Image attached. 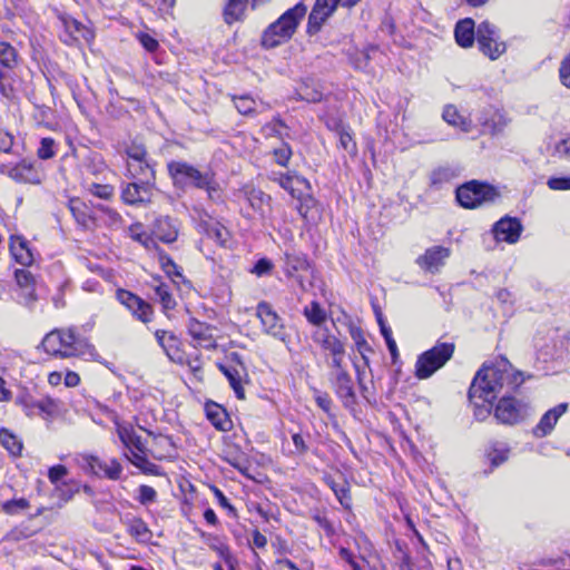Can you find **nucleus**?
I'll use <instances>...</instances> for the list:
<instances>
[{"instance_id": "obj_25", "label": "nucleus", "mask_w": 570, "mask_h": 570, "mask_svg": "<svg viewBox=\"0 0 570 570\" xmlns=\"http://www.w3.org/2000/svg\"><path fill=\"white\" fill-rule=\"evenodd\" d=\"M279 186L287 190L293 197L301 198L302 188L309 189V181L294 171H288L284 177L279 178Z\"/></svg>"}, {"instance_id": "obj_44", "label": "nucleus", "mask_w": 570, "mask_h": 570, "mask_svg": "<svg viewBox=\"0 0 570 570\" xmlns=\"http://www.w3.org/2000/svg\"><path fill=\"white\" fill-rule=\"evenodd\" d=\"M0 442L13 455L20 454L22 450V444L17 436L4 429L0 431Z\"/></svg>"}, {"instance_id": "obj_20", "label": "nucleus", "mask_w": 570, "mask_h": 570, "mask_svg": "<svg viewBox=\"0 0 570 570\" xmlns=\"http://www.w3.org/2000/svg\"><path fill=\"white\" fill-rule=\"evenodd\" d=\"M567 410L568 403H560L547 411L533 429L534 436L544 438L549 435L554 429L558 420L567 412Z\"/></svg>"}, {"instance_id": "obj_53", "label": "nucleus", "mask_w": 570, "mask_h": 570, "mask_svg": "<svg viewBox=\"0 0 570 570\" xmlns=\"http://www.w3.org/2000/svg\"><path fill=\"white\" fill-rule=\"evenodd\" d=\"M138 502L142 505H149L157 499V492L149 485H140L138 489Z\"/></svg>"}, {"instance_id": "obj_64", "label": "nucleus", "mask_w": 570, "mask_h": 570, "mask_svg": "<svg viewBox=\"0 0 570 570\" xmlns=\"http://www.w3.org/2000/svg\"><path fill=\"white\" fill-rule=\"evenodd\" d=\"M141 46L149 52H154L159 47L158 41L148 33H140L138 36Z\"/></svg>"}, {"instance_id": "obj_58", "label": "nucleus", "mask_w": 570, "mask_h": 570, "mask_svg": "<svg viewBox=\"0 0 570 570\" xmlns=\"http://www.w3.org/2000/svg\"><path fill=\"white\" fill-rule=\"evenodd\" d=\"M273 269V263L268 259V258H259L255 265L253 266V268L250 269V272L253 274H255L256 276L261 277V276H264V275H267L272 272Z\"/></svg>"}, {"instance_id": "obj_4", "label": "nucleus", "mask_w": 570, "mask_h": 570, "mask_svg": "<svg viewBox=\"0 0 570 570\" xmlns=\"http://www.w3.org/2000/svg\"><path fill=\"white\" fill-rule=\"evenodd\" d=\"M168 173L173 179L174 186L185 188L194 186L206 189L210 198L217 191L216 183L208 173H202L193 165L185 161L173 160L167 165Z\"/></svg>"}, {"instance_id": "obj_27", "label": "nucleus", "mask_w": 570, "mask_h": 570, "mask_svg": "<svg viewBox=\"0 0 570 570\" xmlns=\"http://www.w3.org/2000/svg\"><path fill=\"white\" fill-rule=\"evenodd\" d=\"M206 415L212 424L219 431L226 432L233 428V422L226 410L216 403L206 405Z\"/></svg>"}, {"instance_id": "obj_32", "label": "nucleus", "mask_w": 570, "mask_h": 570, "mask_svg": "<svg viewBox=\"0 0 570 570\" xmlns=\"http://www.w3.org/2000/svg\"><path fill=\"white\" fill-rule=\"evenodd\" d=\"M510 446L502 441H493L489 444L487 450V458L489 459L492 468H497L509 459Z\"/></svg>"}, {"instance_id": "obj_60", "label": "nucleus", "mask_w": 570, "mask_h": 570, "mask_svg": "<svg viewBox=\"0 0 570 570\" xmlns=\"http://www.w3.org/2000/svg\"><path fill=\"white\" fill-rule=\"evenodd\" d=\"M17 402L22 406L26 415H28L29 417L39 415L38 401H35L29 397H19Z\"/></svg>"}, {"instance_id": "obj_48", "label": "nucleus", "mask_w": 570, "mask_h": 570, "mask_svg": "<svg viewBox=\"0 0 570 570\" xmlns=\"http://www.w3.org/2000/svg\"><path fill=\"white\" fill-rule=\"evenodd\" d=\"M29 501L27 499H13L8 500L1 504V510L10 515L17 514L29 508Z\"/></svg>"}, {"instance_id": "obj_50", "label": "nucleus", "mask_w": 570, "mask_h": 570, "mask_svg": "<svg viewBox=\"0 0 570 570\" xmlns=\"http://www.w3.org/2000/svg\"><path fill=\"white\" fill-rule=\"evenodd\" d=\"M470 402L474 407V416L478 421H483L490 415L493 402L488 403L480 399L470 400Z\"/></svg>"}, {"instance_id": "obj_29", "label": "nucleus", "mask_w": 570, "mask_h": 570, "mask_svg": "<svg viewBox=\"0 0 570 570\" xmlns=\"http://www.w3.org/2000/svg\"><path fill=\"white\" fill-rule=\"evenodd\" d=\"M455 40L459 46L469 48L474 42V21L470 18L459 21L454 30Z\"/></svg>"}, {"instance_id": "obj_42", "label": "nucleus", "mask_w": 570, "mask_h": 570, "mask_svg": "<svg viewBox=\"0 0 570 570\" xmlns=\"http://www.w3.org/2000/svg\"><path fill=\"white\" fill-rule=\"evenodd\" d=\"M456 176V173L453 168L449 166H442L434 169L430 175V184L431 186L439 187L444 183H449Z\"/></svg>"}, {"instance_id": "obj_15", "label": "nucleus", "mask_w": 570, "mask_h": 570, "mask_svg": "<svg viewBox=\"0 0 570 570\" xmlns=\"http://www.w3.org/2000/svg\"><path fill=\"white\" fill-rule=\"evenodd\" d=\"M250 208L258 215L261 220H266L271 214V196L261 189L246 186L242 190Z\"/></svg>"}, {"instance_id": "obj_40", "label": "nucleus", "mask_w": 570, "mask_h": 570, "mask_svg": "<svg viewBox=\"0 0 570 570\" xmlns=\"http://www.w3.org/2000/svg\"><path fill=\"white\" fill-rule=\"evenodd\" d=\"M326 484L332 489L335 497L340 501V503L344 508H350L351 504V498H350V489L346 484V482H336L332 478H326Z\"/></svg>"}, {"instance_id": "obj_52", "label": "nucleus", "mask_w": 570, "mask_h": 570, "mask_svg": "<svg viewBox=\"0 0 570 570\" xmlns=\"http://www.w3.org/2000/svg\"><path fill=\"white\" fill-rule=\"evenodd\" d=\"M379 324H380L381 334L383 335V337L386 342L387 348H389L392 357L394 358L397 355V346H396L395 341L392 337V331L389 326L385 325V323L383 322V320L381 317H379Z\"/></svg>"}, {"instance_id": "obj_22", "label": "nucleus", "mask_w": 570, "mask_h": 570, "mask_svg": "<svg viewBox=\"0 0 570 570\" xmlns=\"http://www.w3.org/2000/svg\"><path fill=\"white\" fill-rule=\"evenodd\" d=\"M68 208L79 226L85 229H91L95 226V219L89 206L80 198H70Z\"/></svg>"}, {"instance_id": "obj_38", "label": "nucleus", "mask_w": 570, "mask_h": 570, "mask_svg": "<svg viewBox=\"0 0 570 570\" xmlns=\"http://www.w3.org/2000/svg\"><path fill=\"white\" fill-rule=\"evenodd\" d=\"M306 320L314 326L323 327L322 325L325 323L327 318V314L324 308H322L321 304L316 301L311 302L309 305L304 307L303 311Z\"/></svg>"}, {"instance_id": "obj_12", "label": "nucleus", "mask_w": 570, "mask_h": 570, "mask_svg": "<svg viewBox=\"0 0 570 570\" xmlns=\"http://www.w3.org/2000/svg\"><path fill=\"white\" fill-rule=\"evenodd\" d=\"M117 298L132 313L137 320L141 321L142 323H148L151 321V306L137 295L126 289H119L117 292Z\"/></svg>"}, {"instance_id": "obj_57", "label": "nucleus", "mask_w": 570, "mask_h": 570, "mask_svg": "<svg viewBox=\"0 0 570 570\" xmlns=\"http://www.w3.org/2000/svg\"><path fill=\"white\" fill-rule=\"evenodd\" d=\"M68 474V469L62 464L53 465L48 471V478L59 489V482Z\"/></svg>"}, {"instance_id": "obj_14", "label": "nucleus", "mask_w": 570, "mask_h": 570, "mask_svg": "<svg viewBox=\"0 0 570 570\" xmlns=\"http://www.w3.org/2000/svg\"><path fill=\"white\" fill-rule=\"evenodd\" d=\"M522 229L518 218L505 216L493 225L492 233L498 242L514 244L519 240Z\"/></svg>"}, {"instance_id": "obj_46", "label": "nucleus", "mask_w": 570, "mask_h": 570, "mask_svg": "<svg viewBox=\"0 0 570 570\" xmlns=\"http://www.w3.org/2000/svg\"><path fill=\"white\" fill-rule=\"evenodd\" d=\"M155 294L165 309H173L176 306V301L166 284L160 283L155 286Z\"/></svg>"}, {"instance_id": "obj_49", "label": "nucleus", "mask_w": 570, "mask_h": 570, "mask_svg": "<svg viewBox=\"0 0 570 570\" xmlns=\"http://www.w3.org/2000/svg\"><path fill=\"white\" fill-rule=\"evenodd\" d=\"M225 460L242 474L247 475L249 470V462L245 454L228 453Z\"/></svg>"}, {"instance_id": "obj_7", "label": "nucleus", "mask_w": 570, "mask_h": 570, "mask_svg": "<svg viewBox=\"0 0 570 570\" xmlns=\"http://www.w3.org/2000/svg\"><path fill=\"white\" fill-rule=\"evenodd\" d=\"M476 41L480 51L491 60H497L507 50L505 43L500 40L495 26L488 21H483L479 24Z\"/></svg>"}, {"instance_id": "obj_37", "label": "nucleus", "mask_w": 570, "mask_h": 570, "mask_svg": "<svg viewBox=\"0 0 570 570\" xmlns=\"http://www.w3.org/2000/svg\"><path fill=\"white\" fill-rule=\"evenodd\" d=\"M350 335L351 338L354 341L356 351L360 353L365 365H368L367 353L372 352V348L365 340L363 330L358 326L352 325L350 326Z\"/></svg>"}, {"instance_id": "obj_2", "label": "nucleus", "mask_w": 570, "mask_h": 570, "mask_svg": "<svg viewBox=\"0 0 570 570\" xmlns=\"http://www.w3.org/2000/svg\"><path fill=\"white\" fill-rule=\"evenodd\" d=\"M41 346L46 353L62 358L89 356L95 358L96 350L87 341L79 338L73 330H53L48 333Z\"/></svg>"}, {"instance_id": "obj_5", "label": "nucleus", "mask_w": 570, "mask_h": 570, "mask_svg": "<svg viewBox=\"0 0 570 570\" xmlns=\"http://www.w3.org/2000/svg\"><path fill=\"white\" fill-rule=\"evenodd\" d=\"M453 353V343H436L432 348L419 355L415 363V376L420 380L431 377L438 370L445 365Z\"/></svg>"}, {"instance_id": "obj_62", "label": "nucleus", "mask_w": 570, "mask_h": 570, "mask_svg": "<svg viewBox=\"0 0 570 570\" xmlns=\"http://www.w3.org/2000/svg\"><path fill=\"white\" fill-rule=\"evenodd\" d=\"M38 297L35 293L33 285L29 287L21 288L20 294V303L29 308L33 306V304L37 302Z\"/></svg>"}, {"instance_id": "obj_19", "label": "nucleus", "mask_w": 570, "mask_h": 570, "mask_svg": "<svg viewBox=\"0 0 570 570\" xmlns=\"http://www.w3.org/2000/svg\"><path fill=\"white\" fill-rule=\"evenodd\" d=\"M214 330L212 325L202 323L195 318H191L188 324V333L195 341V344L206 350L216 347Z\"/></svg>"}, {"instance_id": "obj_3", "label": "nucleus", "mask_w": 570, "mask_h": 570, "mask_svg": "<svg viewBox=\"0 0 570 570\" xmlns=\"http://www.w3.org/2000/svg\"><path fill=\"white\" fill-rule=\"evenodd\" d=\"M305 13L306 7L303 3H297L285 11L264 31L262 36L263 47L271 49L289 40Z\"/></svg>"}, {"instance_id": "obj_31", "label": "nucleus", "mask_w": 570, "mask_h": 570, "mask_svg": "<svg viewBox=\"0 0 570 570\" xmlns=\"http://www.w3.org/2000/svg\"><path fill=\"white\" fill-rule=\"evenodd\" d=\"M233 101L237 111L244 116L256 115L258 105L263 106L266 109L269 108L268 104H265L262 100L257 101L249 95L234 96Z\"/></svg>"}, {"instance_id": "obj_28", "label": "nucleus", "mask_w": 570, "mask_h": 570, "mask_svg": "<svg viewBox=\"0 0 570 570\" xmlns=\"http://www.w3.org/2000/svg\"><path fill=\"white\" fill-rule=\"evenodd\" d=\"M155 235L164 243L175 242L178 236L176 220L168 216L159 217L155 222Z\"/></svg>"}, {"instance_id": "obj_6", "label": "nucleus", "mask_w": 570, "mask_h": 570, "mask_svg": "<svg viewBox=\"0 0 570 570\" xmlns=\"http://www.w3.org/2000/svg\"><path fill=\"white\" fill-rule=\"evenodd\" d=\"M499 191L491 185L471 180L456 189V199L464 208H476L495 202Z\"/></svg>"}, {"instance_id": "obj_23", "label": "nucleus", "mask_w": 570, "mask_h": 570, "mask_svg": "<svg viewBox=\"0 0 570 570\" xmlns=\"http://www.w3.org/2000/svg\"><path fill=\"white\" fill-rule=\"evenodd\" d=\"M332 383L335 387L336 394L341 397L347 406L355 401V393L350 374L346 372L334 373L331 376Z\"/></svg>"}, {"instance_id": "obj_9", "label": "nucleus", "mask_w": 570, "mask_h": 570, "mask_svg": "<svg viewBox=\"0 0 570 570\" xmlns=\"http://www.w3.org/2000/svg\"><path fill=\"white\" fill-rule=\"evenodd\" d=\"M528 414V405L511 394L500 396L494 409L495 419L502 424L513 425L521 422Z\"/></svg>"}, {"instance_id": "obj_47", "label": "nucleus", "mask_w": 570, "mask_h": 570, "mask_svg": "<svg viewBox=\"0 0 570 570\" xmlns=\"http://www.w3.org/2000/svg\"><path fill=\"white\" fill-rule=\"evenodd\" d=\"M337 134L340 146L350 155H356L357 148L351 131L345 127H340Z\"/></svg>"}, {"instance_id": "obj_61", "label": "nucleus", "mask_w": 570, "mask_h": 570, "mask_svg": "<svg viewBox=\"0 0 570 570\" xmlns=\"http://www.w3.org/2000/svg\"><path fill=\"white\" fill-rule=\"evenodd\" d=\"M559 77L561 83L567 88H570V53L561 61Z\"/></svg>"}, {"instance_id": "obj_18", "label": "nucleus", "mask_w": 570, "mask_h": 570, "mask_svg": "<svg viewBox=\"0 0 570 570\" xmlns=\"http://www.w3.org/2000/svg\"><path fill=\"white\" fill-rule=\"evenodd\" d=\"M236 360V364L227 363V364H219V370L224 373V375L227 377L232 389L234 390L237 399L244 400L245 399V391L243 387V381L246 376V372L244 366L240 364L238 356L236 354H232V362Z\"/></svg>"}, {"instance_id": "obj_43", "label": "nucleus", "mask_w": 570, "mask_h": 570, "mask_svg": "<svg viewBox=\"0 0 570 570\" xmlns=\"http://www.w3.org/2000/svg\"><path fill=\"white\" fill-rule=\"evenodd\" d=\"M62 403L52 397H43L38 401V411L47 416H56L62 411Z\"/></svg>"}, {"instance_id": "obj_36", "label": "nucleus", "mask_w": 570, "mask_h": 570, "mask_svg": "<svg viewBox=\"0 0 570 570\" xmlns=\"http://www.w3.org/2000/svg\"><path fill=\"white\" fill-rule=\"evenodd\" d=\"M125 456L131 464L141 470L144 473L151 475L158 474V466L147 459L145 452L138 451L132 452V454L125 452Z\"/></svg>"}, {"instance_id": "obj_54", "label": "nucleus", "mask_w": 570, "mask_h": 570, "mask_svg": "<svg viewBox=\"0 0 570 570\" xmlns=\"http://www.w3.org/2000/svg\"><path fill=\"white\" fill-rule=\"evenodd\" d=\"M55 140L52 138H42L38 149V157L40 159H50L55 156Z\"/></svg>"}, {"instance_id": "obj_55", "label": "nucleus", "mask_w": 570, "mask_h": 570, "mask_svg": "<svg viewBox=\"0 0 570 570\" xmlns=\"http://www.w3.org/2000/svg\"><path fill=\"white\" fill-rule=\"evenodd\" d=\"M344 356L345 354H331L326 356L327 366L332 370L331 376L334 373L346 372L344 367Z\"/></svg>"}, {"instance_id": "obj_26", "label": "nucleus", "mask_w": 570, "mask_h": 570, "mask_svg": "<svg viewBox=\"0 0 570 570\" xmlns=\"http://www.w3.org/2000/svg\"><path fill=\"white\" fill-rule=\"evenodd\" d=\"M127 171L130 178L136 180H149L154 183L155 170L149 159L142 161L127 160Z\"/></svg>"}, {"instance_id": "obj_1", "label": "nucleus", "mask_w": 570, "mask_h": 570, "mask_svg": "<svg viewBox=\"0 0 570 570\" xmlns=\"http://www.w3.org/2000/svg\"><path fill=\"white\" fill-rule=\"evenodd\" d=\"M524 382L523 373L514 371L508 360L501 358L483 364L476 372L469 389V400L480 399L493 402L504 394H511Z\"/></svg>"}, {"instance_id": "obj_34", "label": "nucleus", "mask_w": 570, "mask_h": 570, "mask_svg": "<svg viewBox=\"0 0 570 570\" xmlns=\"http://www.w3.org/2000/svg\"><path fill=\"white\" fill-rule=\"evenodd\" d=\"M308 268V261L306 256L297 252L285 253V273L288 277H294V274L299 271Z\"/></svg>"}, {"instance_id": "obj_39", "label": "nucleus", "mask_w": 570, "mask_h": 570, "mask_svg": "<svg viewBox=\"0 0 570 570\" xmlns=\"http://www.w3.org/2000/svg\"><path fill=\"white\" fill-rule=\"evenodd\" d=\"M128 531L138 542H148L153 534L147 524L141 519H134L128 525Z\"/></svg>"}, {"instance_id": "obj_30", "label": "nucleus", "mask_w": 570, "mask_h": 570, "mask_svg": "<svg viewBox=\"0 0 570 570\" xmlns=\"http://www.w3.org/2000/svg\"><path fill=\"white\" fill-rule=\"evenodd\" d=\"M442 118L450 126L459 128L463 132H470L472 130V121L462 116L455 106L448 105L443 109Z\"/></svg>"}, {"instance_id": "obj_17", "label": "nucleus", "mask_w": 570, "mask_h": 570, "mask_svg": "<svg viewBox=\"0 0 570 570\" xmlns=\"http://www.w3.org/2000/svg\"><path fill=\"white\" fill-rule=\"evenodd\" d=\"M312 340L322 348L325 356L331 354H345L344 342L332 334L326 326L316 328L312 333Z\"/></svg>"}, {"instance_id": "obj_11", "label": "nucleus", "mask_w": 570, "mask_h": 570, "mask_svg": "<svg viewBox=\"0 0 570 570\" xmlns=\"http://www.w3.org/2000/svg\"><path fill=\"white\" fill-rule=\"evenodd\" d=\"M0 171L20 184H40L41 175L32 163L21 160L14 166L2 165Z\"/></svg>"}, {"instance_id": "obj_41", "label": "nucleus", "mask_w": 570, "mask_h": 570, "mask_svg": "<svg viewBox=\"0 0 570 570\" xmlns=\"http://www.w3.org/2000/svg\"><path fill=\"white\" fill-rule=\"evenodd\" d=\"M287 126L279 117H274L271 121L266 122L261 132L265 138H284L283 130L286 129Z\"/></svg>"}, {"instance_id": "obj_35", "label": "nucleus", "mask_w": 570, "mask_h": 570, "mask_svg": "<svg viewBox=\"0 0 570 570\" xmlns=\"http://www.w3.org/2000/svg\"><path fill=\"white\" fill-rule=\"evenodd\" d=\"M206 236L220 246H226L229 240V232L220 223L210 220L204 224Z\"/></svg>"}, {"instance_id": "obj_10", "label": "nucleus", "mask_w": 570, "mask_h": 570, "mask_svg": "<svg viewBox=\"0 0 570 570\" xmlns=\"http://www.w3.org/2000/svg\"><path fill=\"white\" fill-rule=\"evenodd\" d=\"M257 317L261 320L264 332L282 342H286L287 333L282 318L272 308L271 304L261 302L256 308Z\"/></svg>"}, {"instance_id": "obj_51", "label": "nucleus", "mask_w": 570, "mask_h": 570, "mask_svg": "<svg viewBox=\"0 0 570 570\" xmlns=\"http://www.w3.org/2000/svg\"><path fill=\"white\" fill-rule=\"evenodd\" d=\"M126 154L127 160L142 161V159H148L145 146L135 141L127 147Z\"/></svg>"}, {"instance_id": "obj_33", "label": "nucleus", "mask_w": 570, "mask_h": 570, "mask_svg": "<svg viewBox=\"0 0 570 570\" xmlns=\"http://www.w3.org/2000/svg\"><path fill=\"white\" fill-rule=\"evenodd\" d=\"M158 344L163 347L166 355L171 360H176V353L178 352L179 340L174 333L157 330L155 332Z\"/></svg>"}, {"instance_id": "obj_8", "label": "nucleus", "mask_w": 570, "mask_h": 570, "mask_svg": "<svg viewBox=\"0 0 570 570\" xmlns=\"http://www.w3.org/2000/svg\"><path fill=\"white\" fill-rule=\"evenodd\" d=\"M80 465L86 473L112 481L119 480L122 473V465L117 459L105 461L97 455L83 454Z\"/></svg>"}, {"instance_id": "obj_16", "label": "nucleus", "mask_w": 570, "mask_h": 570, "mask_svg": "<svg viewBox=\"0 0 570 570\" xmlns=\"http://www.w3.org/2000/svg\"><path fill=\"white\" fill-rule=\"evenodd\" d=\"M450 249L444 246H432L416 258V264L429 273H438L450 256Z\"/></svg>"}, {"instance_id": "obj_56", "label": "nucleus", "mask_w": 570, "mask_h": 570, "mask_svg": "<svg viewBox=\"0 0 570 570\" xmlns=\"http://www.w3.org/2000/svg\"><path fill=\"white\" fill-rule=\"evenodd\" d=\"M273 155L276 164L286 167L292 156V149L287 144H284L281 148H275Z\"/></svg>"}, {"instance_id": "obj_24", "label": "nucleus", "mask_w": 570, "mask_h": 570, "mask_svg": "<svg viewBox=\"0 0 570 570\" xmlns=\"http://www.w3.org/2000/svg\"><path fill=\"white\" fill-rule=\"evenodd\" d=\"M10 252L14 261L22 266H30L33 263V254L28 246V242L20 236H11Z\"/></svg>"}, {"instance_id": "obj_21", "label": "nucleus", "mask_w": 570, "mask_h": 570, "mask_svg": "<svg viewBox=\"0 0 570 570\" xmlns=\"http://www.w3.org/2000/svg\"><path fill=\"white\" fill-rule=\"evenodd\" d=\"M116 432L128 454L132 452H146V444L141 436L137 434L132 425L116 423Z\"/></svg>"}, {"instance_id": "obj_45", "label": "nucleus", "mask_w": 570, "mask_h": 570, "mask_svg": "<svg viewBox=\"0 0 570 570\" xmlns=\"http://www.w3.org/2000/svg\"><path fill=\"white\" fill-rule=\"evenodd\" d=\"M207 544L217 551V553L228 562L230 570H234L230 563V551L228 546L218 537L208 535L206 540Z\"/></svg>"}, {"instance_id": "obj_13", "label": "nucleus", "mask_w": 570, "mask_h": 570, "mask_svg": "<svg viewBox=\"0 0 570 570\" xmlns=\"http://www.w3.org/2000/svg\"><path fill=\"white\" fill-rule=\"evenodd\" d=\"M153 186L154 183L149 180L128 183L121 190V197L129 205L149 203L153 196Z\"/></svg>"}, {"instance_id": "obj_59", "label": "nucleus", "mask_w": 570, "mask_h": 570, "mask_svg": "<svg viewBox=\"0 0 570 570\" xmlns=\"http://www.w3.org/2000/svg\"><path fill=\"white\" fill-rule=\"evenodd\" d=\"M14 277L20 288L32 286L35 283L33 275L23 268L16 269Z\"/></svg>"}, {"instance_id": "obj_63", "label": "nucleus", "mask_w": 570, "mask_h": 570, "mask_svg": "<svg viewBox=\"0 0 570 570\" xmlns=\"http://www.w3.org/2000/svg\"><path fill=\"white\" fill-rule=\"evenodd\" d=\"M548 186L553 190H569L570 177H554L548 180Z\"/></svg>"}]
</instances>
